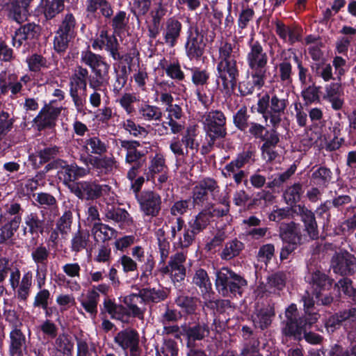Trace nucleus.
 I'll use <instances>...</instances> for the list:
<instances>
[{
	"instance_id": "09e8293b",
	"label": "nucleus",
	"mask_w": 356,
	"mask_h": 356,
	"mask_svg": "<svg viewBox=\"0 0 356 356\" xmlns=\"http://www.w3.org/2000/svg\"><path fill=\"white\" fill-rule=\"evenodd\" d=\"M286 280V277L284 273H276L268 277L266 287L270 293L280 291L285 286Z\"/></svg>"
},
{
	"instance_id": "13d9d810",
	"label": "nucleus",
	"mask_w": 356,
	"mask_h": 356,
	"mask_svg": "<svg viewBox=\"0 0 356 356\" xmlns=\"http://www.w3.org/2000/svg\"><path fill=\"white\" fill-rule=\"evenodd\" d=\"M55 343L58 351L67 355H72L74 343L68 335L65 334H60L56 339Z\"/></svg>"
},
{
	"instance_id": "2eb2a0df",
	"label": "nucleus",
	"mask_w": 356,
	"mask_h": 356,
	"mask_svg": "<svg viewBox=\"0 0 356 356\" xmlns=\"http://www.w3.org/2000/svg\"><path fill=\"white\" fill-rule=\"evenodd\" d=\"M192 284L199 288L200 294L204 300V305L209 306V303L212 302L213 292L207 271L202 268L195 270L193 275Z\"/></svg>"
},
{
	"instance_id": "f3484780",
	"label": "nucleus",
	"mask_w": 356,
	"mask_h": 356,
	"mask_svg": "<svg viewBox=\"0 0 356 356\" xmlns=\"http://www.w3.org/2000/svg\"><path fill=\"white\" fill-rule=\"evenodd\" d=\"M286 325L283 329V332L286 335L296 336L307 329V323H304L302 318H298L296 305L291 304L289 306L286 310Z\"/></svg>"
},
{
	"instance_id": "dca6fc26",
	"label": "nucleus",
	"mask_w": 356,
	"mask_h": 356,
	"mask_svg": "<svg viewBox=\"0 0 356 356\" xmlns=\"http://www.w3.org/2000/svg\"><path fill=\"white\" fill-rule=\"evenodd\" d=\"M332 267L335 273L342 275L352 273L356 269V259L347 252L337 253L332 257Z\"/></svg>"
},
{
	"instance_id": "5701e85b",
	"label": "nucleus",
	"mask_w": 356,
	"mask_h": 356,
	"mask_svg": "<svg viewBox=\"0 0 356 356\" xmlns=\"http://www.w3.org/2000/svg\"><path fill=\"white\" fill-rule=\"evenodd\" d=\"M280 237L284 243L300 244L302 240L300 225L293 222L282 224Z\"/></svg>"
},
{
	"instance_id": "423d86ee",
	"label": "nucleus",
	"mask_w": 356,
	"mask_h": 356,
	"mask_svg": "<svg viewBox=\"0 0 356 356\" xmlns=\"http://www.w3.org/2000/svg\"><path fill=\"white\" fill-rule=\"evenodd\" d=\"M81 62L88 66L96 76L95 81L89 83L91 88L96 90L108 81L110 65L103 56L86 49L81 52Z\"/></svg>"
},
{
	"instance_id": "4be33fe9",
	"label": "nucleus",
	"mask_w": 356,
	"mask_h": 356,
	"mask_svg": "<svg viewBox=\"0 0 356 356\" xmlns=\"http://www.w3.org/2000/svg\"><path fill=\"white\" fill-rule=\"evenodd\" d=\"M209 334V328L205 323L197 324L191 327H184L183 335L186 339V346H195V341H200Z\"/></svg>"
},
{
	"instance_id": "4468645a",
	"label": "nucleus",
	"mask_w": 356,
	"mask_h": 356,
	"mask_svg": "<svg viewBox=\"0 0 356 356\" xmlns=\"http://www.w3.org/2000/svg\"><path fill=\"white\" fill-rule=\"evenodd\" d=\"M204 36L197 28L189 31L185 44L186 53L190 60L198 59L204 52Z\"/></svg>"
},
{
	"instance_id": "4c0bfd02",
	"label": "nucleus",
	"mask_w": 356,
	"mask_h": 356,
	"mask_svg": "<svg viewBox=\"0 0 356 356\" xmlns=\"http://www.w3.org/2000/svg\"><path fill=\"white\" fill-rule=\"evenodd\" d=\"M254 154L252 151H246L240 153L236 158L232 160L225 166V169L229 172H234L236 170H241V169L246 164H249L254 161Z\"/></svg>"
},
{
	"instance_id": "8fccbe9b",
	"label": "nucleus",
	"mask_w": 356,
	"mask_h": 356,
	"mask_svg": "<svg viewBox=\"0 0 356 356\" xmlns=\"http://www.w3.org/2000/svg\"><path fill=\"white\" fill-rule=\"evenodd\" d=\"M140 295L143 297L145 304L149 302L157 303L167 297L163 290L153 289H143L140 290Z\"/></svg>"
},
{
	"instance_id": "9d476101",
	"label": "nucleus",
	"mask_w": 356,
	"mask_h": 356,
	"mask_svg": "<svg viewBox=\"0 0 356 356\" xmlns=\"http://www.w3.org/2000/svg\"><path fill=\"white\" fill-rule=\"evenodd\" d=\"M220 190L217 181L211 178H204L194 186L192 191L193 202L195 205L202 204L208 200L210 193L216 198Z\"/></svg>"
},
{
	"instance_id": "473e14b6",
	"label": "nucleus",
	"mask_w": 356,
	"mask_h": 356,
	"mask_svg": "<svg viewBox=\"0 0 356 356\" xmlns=\"http://www.w3.org/2000/svg\"><path fill=\"white\" fill-rule=\"evenodd\" d=\"M91 232L97 242L104 243L115 238L118 235L117 230L102 222H95Z\"/></svg>"
},
{
	"instance_id": "680f3d73",
	"label": "nucleus",
	"mask_w": 356,
	"mask_h": 356,
	"mask_svg": "<svg viewBox=\"0 0 356 356\" xmlns=\"http://www.w3.org/2000/svg\"><path fill=\"white\" fill-rule=\"evenodd\" d=\"M49 250L42 244L33 249L31 258L36 264H45L49 256Z\"/></svg>"
},
{
	"instance_id": "f03ea898",
	"label": "nucleus",
	"mask_w": 356,
	"mask_h": 356,
	"mask_svg": "<svg viewBox=\"0 0 356 356\" xmlns=\"http://www.w3.org/2000/svg\"><path fill=\"white\" fill-rule=\"evenodd\" d=\"M201 122L206 133L207 140L202 146L201 153L207 154L211 150L218 138L225 137L226 118L222 112L216 110L205 113L202 116Z\"/></svg>"
},
{
	"instance_id": "c756f323",
	"label": "nucleus",
	"mask_w": 356,
	"mask_h": 356,
	"mask_svg": "<svg viewBox=\"0 0 356 356\" xmlns=\"http://www.w3.org/2000/svg\"><path fill=\"white\" fill-rule=\"evenodd\" d=\"M185 261L186 256L183 253H176L170 257L169 261L170 275L174 280L180 282L184 279L186 276V268L184 265Z\"/></svg>"
},
{
	"instance_id": "aec40b11",
	"label": "nucleus",
	"mask_w": 356,
	"mask_h": 356,
	"mask_svg": "<svg viewBox=\"0 0 356 356\" xmlns=\"http://www.w3.org/2000/svg\"><path fill=\"white\" fill-rule=\"evenodd\" d=\"M181 29L182 24L179 21L174 18L168 19L163 32L164 43L170 47H175L180 37Z\"/></svg>"
},
{
	"instance_id": "b1692460",
	"label": "nucleus",
	"mask_w": 356,
	"mask_h": 356,
	"mask_svg": "<svg viewBox=\"0 0 356 356\" xmlns=\"http://www.w3.org/2000/svg\"><path fill=\"white\" fill-rule=\"evenodd\" d=\"M166 171H168V168L165 163V156L162 154L158 153L150 159L145 175L147 181L154 182V178H156L157 174Z\"/></svg>"
},
{
	"instance_id": "7c9ffc66",
	"label": "nucleus",
	"mask_w": 356,
	"mask_h": 356,
	"mask_svg": "<svg viewBox=\"0 0 356 356\" xmlns=\"http://www.w3.org/2000/svg\"><path fill=\"white\" fill-rule=\"evenodd\" d=\"M24 232H28L31 234H37L42 233L45 228V220L44 216L40 217L38 213L31 212L24 217Z\"/></svg>"
},
{
	"instance_id": "49530a36",
	"label": "nucleus",
	"mask_w": 356,
	"mask_h": 356,
	"mask_svg": "<svg viewBox=\"0 0 356 356\" xmlns=\"http://www.w3.org/2000/svg\"><path fill=\"white\" fill-rule=\"evenodd\" d=\"M198 298L186 296H179L175 299L177 305L187 314H193L197 308Z\"/></svg>"
},
{
	"instance_id": "69168bd1",
	"label": "nucleus",
	"mask_w": 356,
	"mask_h": 356,
	"mask_svg": "<svg viewBox=\"0 0 356 356\" xmlns=\"http://www.w3.org/2000/svg\"><path fill=\"white\" fill-rule=\"evenodd\" d=\"M123 127L134 137L145 138L148 134L145 128L136 124L133 120L129 119L123 122Z\"/></svg>"
},
{
	"instance_id": "7ed1b4c3",
	"label": "nucleus",
	"mask_w": 356,
	"mask_h": 356,
	"mask_svg": "<svg viewBox=\"0 0 356 356\" xmlns=\"http://www.w3.org/2000/svg\"><path fill=\"white\" fill-rule=\"evenodd\" d=\"M250 49L246 55V62L250 70V76L254 83L263 87L267 74L268 57L259 42L249 44Z\"/></svg>"
},
{
	"instance_id": "4d7b16f0",
	"label": "nucleus",
	"mask_w": 356,
	"mask_h": 356,
	"mask_svg": "<svg viewBox=\"0 0 356 356\" xmlns=\"http://www.w3.org/2000/svg\"><path fill=\"white\" fill-rule=\"evenodd\" d=\"M64 8L63 0H47L44 13L47 19H52Z\"/></svg>"
},
{
	"instance_id": "f704fd0d",
	"label": "nucleus",
	"mask_w": 356,
	"mask_h": 356,
	"mask_svg": "<svg viewBox=\"0 0 356 356\" xmlns=\"http://www.w3.org/2000/svg\"><path fill=\"white\" fill-rule=\"evenodd\" d=\"M99 300V294L95 290L89 291L84 298L79 299L81 306L91 318L97 316Z\"/></svg>"
},
{
	"instance_id": "e2e57ef3",
	"label": "nucleus",
	"mask_w": 356,
	"mask_h": 356,
	"mask_svg": "<svg viewBox=\"0 0 356 356\" xmlns=\"http://www.w3.org/2000/svg\"><path fill=\"white\" fill-rule=\"evenodd\" d=\"M27 6L24 4L22 6L13 5L9 13V17L19 24L24 22L27 19Z\"/></svg>"
},
{
	"instance_id": "5fc2aeb1",
	"label": "nucleus",
	"mask_w": 356,
	"mask_h": 356,
	"mask_svg": "<svg viewBox=\"0 0 356 356\" xmlns=\"http://www.w3.org/2000/svg\"><path fill=\"white\" fill-rule=\"evenodd\" d=\"M33 282V274L31 271H28L23 275L22 280L17 289V296L22 300H26L29 296L30 289Z\"/></svg>"
},
{
	"instance_id": "58836bf2",
	"label": "nucleus",
	"mask_w": 356,
	"mask_h": 356,
	"mask_svg": "<svg viewBox=\"0 0 356 356\" xmlns=\"http://www.w3.org/2000/svg\"><path fill=\"white\" fill-rule=\"evenodd\" d=\"M90 234L87 230H78L71 239V250L79 252L90 244Z\"/></svg>"
},
{
	"instance_id": "6e6d98bb",
	"label": "nucleus",
	"mask_w": 356,
	"mask_h": 356,
	"mask_svg": "<svg viewBox=\"0 0 356 356\" xmlns=\"http://www.w3.org/2000/svg\"><path fill=\"white\" fill-rule=\"evenodd\" d=\"M74 37L57 30L54 39V48L58 53H63L67 49L69 42Z\"/></svg>"
},
{
	"instance_id": "72a5a7b5",
	"label": "nucleus",
	"mask_w": 356,
	"mask_h": 356,
	"mask_svg": "<svg viewBox=\"0 0 356 356\" xmlns=\"http://www.w3.org/2000/svg\"><path fill=\"white\" fill-rule=\"evenodd\" d=\"M310 283L314 288V293L316 298L321 297V291L328 290L332 284V280L323 273L316 270L312 274Z\"/></svg>"
},
{
	"instance_id": "20e7f679",
	"label": "nucleus",
	"mask_w": 356,
	"mask_h": 356,
	"mask_svg": "<svg viewBox=\"0 0 356 356\" xmlns=\"http://www.w3.org/2000/svg\"><path fill=\"white\" fill-rule=\"evenodd\" d=\"M70 191L82 200H95L101 197L106 202L115 200V195L107 184H99L96 181H78L70 184Z\"/></svg>"
},
{
	"instance_id": "393cba45",
	"label": "nucleus",
	"mask_w": 356,
	"mask_h": 356,
	"mask_svg": "<svg viewBox=\"0 0 356 356\" xmlns=\"http://www.w3.org/2000/svg\"><path fill=\"white\" fill-rule=\"evenodd\" d=\"M39 26L34 23H29L18 29L13 36V44L19 47L24 41L35 38L39 33Z\"/></svg>"
},
{
	"instance_id": "79ce46f5",
	"label": "nucleus",
	"mask_w": 356,
	"mask_h": 356,
	"mask_svg": "<svg viewBox=\"0 0 356 356\" xmlns=\"http://www.w3.org/2000/svg\"><path fill=\"white\" fill-rule=\"evenodd\" d=\"M210 218L209 212L202 211L188 222V227L198 234L209 225Z\"/></svg>"
},
{
	"instance_id": "774afa93",
	"label": "nucleus",
	"mask_w": 356,
	"mask_h": 356,
	"mask_svg": "<svg viewBox=\"0 0 356 356\" xmlns=\"http://www.w3.org/2000/svg\"><path fill=\"white\" fill-rule=\"evenodd\" d=\"M197 234L189 227L184 228L183 233L180 234L175 244L180 248H188L194 241Z\"/></svg>"
},
{
	"instance_id": "ea45409f",
	"label": "nucleus",
	"mask_w": 356,
	"mask_h": 356,
	"mask_svg": "<svg viewBox=\"0 0 356 356\" xmlns=\"http://www.w3.org/2000/svg\"><path fill=\"white\" fill-rule=\"evenodd\" d=\"M22 221L20 216H14L0 229V243L10 239L17 230Z\"/></svg>"
},
{
	"instance_id": "0e129e2a",
	"label": "nucleus",
	"mask_w": 356,
	"mask_h": 356,
	"mask_svg": "<svg viewBox=\"0 0 356 356\" xmlns=\"http://www.w3.org/2000/svg\"><path fill=\"white\" fill-rule=\"evenodd\" d=\"M192 72L191 81L196 86H204L209 79V73L205 70L198 67L191 68Z\"/></svg>"
},
{
	"instance_id": "052dcab7",
	"label": "nucleus",
	"mask_w": 356,
	"mask_h": 356,
	"mask_svg": "<svg viewBox=\"0 0 356 356\" xmlns=\"http://www.w3.org/2000/svg\"><path fill=\"white\" fill-rule=\"evenodd\" d=\"M161 67L165 70L166 74L170 78L177 80L183 81L185 78L184 73L181 70V66L179 63H172L166 66H163L162 63L160 64Z\"/></svg>"
},
{
	"instance_id": "9b49d317",
	"label": "nucleus",
	"mask_w": 356,
	"mask_h": 356,
	"mask_svg": "<svg viewBox=\"0 0 356 356\" xmlns=\"http://www.w3.org/2000/svg\"><path fill=\"white\" fill-rule=\"evenodd\" d=\"M92 47L94 49L99 50H102L104 47L115 60L122 59V56L119 52L120 44L118 39L115 35H108V31L105 29H102L99 32L97 38L92 42Z\"/></svg>"
},
{
	"instance_id": "e433bc0d",
	"label": "nucleus",
	"mask_w": 356,
	"mask_h": 356,
	"mask_svg": "<svg viewBox=\"0 0 356 356\" xmlns=\"http://www.w3.org/2000/svg\"><path fill=\"white\" fill-rule=\"evenodd\" d=\"M300 216L309 236L312 239L317 238L318 231L314 213L307 208H302Z\"/></svg>"
},
{
	"instance_id": "603ef678",
	"label": "nucleus",
	"mask_w": 356,
	"mask_h": 356,
	"mask_svg": "<svg viewBox=\"0 0 356 356\" xmlns=\"http://www.w3.org/2000/svg\"><path fill=\"white\" fill-rule=\"evenodd\" d=\"M302 193V184L296 183L286 189L284 197L288 204L293 205L300 200Z\"/></svg>"
},
{
	"instance_id": "c85d7f7f",
	"label": "nucleus",
	"mask_w": 356,
	"mask_h": 356,
	"mask_svg": "<svg viewBox=\"0 0 356 356\" xmlns=\"http://www.w3.org/2000/svg\"><path fill=\"white\" fill-rule=\"evenodd\" d=\"M59 113V111L56 108L44 107L34 118V122L39 129L51 127L54 124Z\"/></svg>"
},
{
	"instance_id": "ddd939ff",
	"label": "nucleus",
	"mask_w": 356,
	"mask_h": 356,
	"mask_svg": "<svg viewBox=\"0 0 356 356\" xmlns=\"http://www.w3.org/2000/svg\"><path fill=\"white\" fill-rule=\"evenodd\" d=\"M56 168L58 169V176L67 184L88 174L89 171L75 163L67 164L65 161L58 160L55 163Z\"/></svg>"
},
{
	"instance_id": "a19ab883",
	"label": "nucleus",
	"mask_w": 356,
	"mask_h": 356,
	"mask_svg": "<svg viewBox=\"0 0 356 356\" xmlns=\"http://www.w3.org/2000/svg\"><path fill=\"white\" fill-rule=\"evenodd\" d=\"M100 9L101 13L106 17L113 15V10L107 0H86V10L95 13Z\"/></svg>"
},
{
	"instance_id": "f8f14e48",
	"label": "nucleus",
	"mask_w": 356,
	"mask_h": 356,
	"mask_svg": "<svg viewBox=\"0 0 356 356\" xmlns=\"http://www.w3.org/2000/svg\"><path fill=\"white\" fill-rule=\"evenodd\" d=\"M114 341L123 350H129L130 356H139V334L135 330L127 328L120 331Z\"/></svg>"
},
{
	"instance_id": "2f4dec72",
	"label": "nucleus",
	"mask_w": 356,
	"mask_h": 356,
	"mask_svg": "<svg viewBox=\"0 0 356 356\" xmlns=\"http://www.w3.org/2000/svg\"><path fill=\"white\" fill-rule=\"evenodd\" d=\"M108 204L113 203L111 201L106 202ZM104 214L107 220H113L115 223L122 226L131 222L129 213L124 209L108 205L104 210Z\"/></svg>"
},
{
	"instance_id": "6e6552de",
	"label": "nucleus",
	"mask_w": 356,
	"mask_h": 356,
	"mask_svg": "<svg viewBox=\"0 0 356 356\" xmlns=\"http://www.w3.org/2000/svg\"><path fill=\"white\" fill-rule=\"evenodd\" d=\"M139 209L143 218L149 220L159 216L161 211L162 198L152 190H145L137 196Z\"/></svg>"
},
{
	"instance_id": "c03bdc74",
	"label": "nucleus",
	"mask_w": 356,
	"mask_h": 356,
	"mask_svg": "<svg viewBox=\"0 0 356 356\" xmlns=\"http://www.w3.org/2000/svg\"><path fill=\"white\" fill-rule=\"evenodd\" d=\"M141 119L146 121L161 120L163 113L160 108L149 104H143L138 109Z\"/></svg>"
},
{
	"instance_id": "338daca9",
	"label": "nucleus",
	"mask_w": 356,
	"mask_h": 356,
	"mask_svg": "<svg viewBox=\"0 0 356 356\" xmlns=\"http://www.w3.org/2000/svg\"><path fill=\"white\" fill-rule=\"evenodd\" d=\"M236 51L234 50L233 45L229 42L222 43L219 48V61L236 60Z\"/></svg>"
},
{
	"instance_id": "bf43d9fd",
	"label": "nucleus",
	"mask_w": 356,
	"mask_h": 356,
	"mask_svg": "<svg viewBox=\"0 0 356 356\" xmlns=\"http://www.w3.org/2000/svg\"><path fill=\"white\" fill-rule=\"evenodd\" d=\"M196 131L193 127L188 128L182 136L181 138L185 147L186 154H188V149L197 150L199 143L196 141Z\"/></svg>"
},
{
	"instance_id": "412c9836",
	"label": "nucleus",
	"mask_w": 356,
	"mask_h": 356,
	"mask_svg": "<svg viewBox=\"0 0 356 356\" xmlns=\"http://www.w3.org/2000/svg\"><path fill=\"white\" fill-rule=\"evenodd\" d=\"M83 150L88 154L102 156L107 152L108 142L97 136H91L83 140Z\"/></svg>"
},
{
	"instance_id": "37998d69",
	"label": "nucleus",
	"mask_w": 356,
	"mask_h": 356,
	"mask_svg": "<svg viewBox=\"0 0 356 356\" xmlns=\"http://www.w3.org/2000/svg\"><path fill=\"white\" fill-rule=\"evenodd\" d=\"M278 77L285 86L292 83L293 72L291 63L285 58L277 65Z\"/></svg>"
},
{
	"instance_id": "a878e982",
	"label": "nucleus",
	"mask_w": 356,
	"mask_h": 356,
	"mask_svg": "<svg viewBox=\"0 0 356 356\" xmlns=\"http://www.w3.org/2000/svg\"><path fill=\"white\" fill-rule=\"evenodd\" d=\"M274 316V307L268 305L255 312L252 315V321L256 327L264 330L271 324Z\"/></svg>"
},
{
	"instance_id": "1a4fd4ad",
	"label": "nucleus",
	"mask_w": 356,
	"mask_h": 356,
	"mask_svg": "<svg viewBox=\"0 0 356 356\" xmlns=\"http://www.w3.org/2000/svg\"><path fill=\"white\" fill-rule=\"evenodd\" d=\"M63 274L58 275L57 284L72 292H78L81 286L79 282L81 266L79 263H67L62 266Z\"/></svg>"
},
{
	"instance_id": "864d4df0",
	"label": "nucleus",
	"mask_w": 356,
	"mask_h": 356,
	"mask_svg": "<svg viewBox=\"0 0 356 356\" xmlns=\"http://www.w3.org/2000/svg\"><path fill=\"white\" fill-rule=\"evenodd\" d=\"M170 85H173V83H169L168 81H161L157 83L156 94L160 96V102L166 105V107L173 105L172 102L174 100L172 95L167 91V88H169Z\"/></svg>"
},
{
	"instance_id": "a211bd4d",
	"label": "nucleus",
	"mask_w": 356,
	"mask_h": 356,
	"mask_svg": "<svg viewBox=\"0 0 356 356\" xmlns=\"http://www.w3.org/2000/svg\"><path fill=\"white\" fill-rule=\"evenodd\" d=\"M131 255L136 259L135 261L143 263L140 266L142 271L140 280L147 282L148 277L152 275L154 268V261L152 254H146L144 249L141 246H134L131 249Z\"/></svg>"
},
{
	"instance_id": "39448f33",
	"label": "nucleus",
	"mask_w": 356,
	"mask_h": 356,
	"mask_svg": "<svg viewBox=\"0 0 356 356\" xmlns=\"http://www.w3.org/2000/svg\"><path fill=\"white\" fill-rule=\"evenodd\" d=\"M215 284L218 293L224 297L241 295L247 281L228 268H221L216 273Z\"/></svg>"
},
{
	"instance_id": "6ab92c4d",
	"label": "nucleus",
	"mask_w": 356,
	"mask_h": 356,
	"mask_svg": "<svg viewBox=\"0 0 356 356\" xmlns=\"http://www.w3.org/2000/svg\"><path fill=\"white\" fill-rule=\"evenodd\" d=\"M122 302L127 307L129 314L140 320L144 319L146 311L145 302L143 297L140 295V290L138 293H131L124 297Z\"/></svg>"
},
{
	"instance_id": "cd10ccee",
	"label": "nucleus",
	"mask_w": 356,
	"mask_h": 356,
	"mask_svg": "<svg viewBox=\"0 0 356 356\" xmlns=\"http://www.w3.org/2000/svg\"><path fill=\"white\" fill-rule=\"evenodd\" d=\"M9 353L10 356H23L26 349V338L22 331L14 329L10 333Z\"/></svg>"
},
{
	"instance_id": "de8ad7c7",
	"label": "nucleus",
	"mask_w": 356,
	"mask_h": 356,
	"mask_svg": "<svg viewBox=\"0 0 356 356\" xmlns=\"http://www.w3.org/2000/svg\"><path fill=\"white\" fill-rule=\"evenodd\" d=\"M243 248V243L237 239L227 242L221 252V258L222 259L229 260L238 255Z\"/></svg>"
},
{
	"instance_id": "c9c22d12",
	"label": "nucleus",
	"mask_w": 356,
	"mask_h": 356,
	"mask_svg": "<svg viewBox=\"0 0 356 356\" xmlns=\"http://www.w3.org/2000/svg\"><path fill=\"white\" fill-rule=\"evenodd\" d=\"M89 76L88 70L81 66H77L74 70V73L70 78V89L78 90L79 88L82 89L83 92L86 91L87 87V79Z\"/></svg>"
},
{
	"instance_id": "3c124183",
	"label": "nucleus",
	"mask_w": 356,
	"mask_h": 356,
	"mask_svg": "<svg viewBox=\"0 0 356 356\" xmlns=\"http://www.w3.org/2000/svg\"><path fill=\"white\" fill-rule=\"evenodd\" d=\"M331 178V171L327 168L321 167L312 173L311 179L316 185L326 186Z\"/></svg>"
},
{
	"instance_id": "bb28decb",
	"label": "nucleus",
	"mask_w": 356,
	"mask_h": 356,
	"mask_svg": "<svg viewBox=\"0 0 356 356\" xmlns=\"http://www.w3.org/2000/svg\"><path fill=\"white\" fill-rule=\"evenodd\" d=\"M140 146L136 140H120V147L126 151L125 161L129 164L140 163V160L144 156V154L138 149Z\"/></svg>"
},
{
	"instance_id": "f257e3e1",
	"label": "nucleus",
	"mask_w": 356,
	"mask_h": 356,
	"mask_svg": "<svg viewBox=\"0 0 356 356\" xmlns=\"http://www.w3.org/2000/svg\"><path fill=\"white\" fill-rule=\"evenodd\" d=\"M288 104L287 95H280L276 88H273L270 95L266 94L258 100L257 109L259 113L262 114L266 122L269 120L272 127L277 128Z\"/></svg>"
},
{
	"instance_id": "a18cd8bd",
	"label": "nucleus",
	"mask_w": 356,
	"mask_h": 356,
	"mask_svg": "<svg viewBox=\"0 0 356 356\" xmlns=\"http://www.w3.org/2000/svg\"><path fill=\"white\" fill-rule=\"evenodd\" d=\"M138 101L139 99L136 94L124 92L121 95L115 102L120 104L127 114L131 115L135 112L134 104Z\"/></svg>"
},
{
	"instance_id": "0eeeda50",
	"label": "nucleus",
	"mask_w": 356,
	"mask_h": 356,
	"mask_svg": "<svg viewBox=\"0 0 356 356\" xmlns=\"http://www.w3.org/2000/svg\"><path fill=\"white\" fill-rule=\"evenodd\" d=\"M217 71V83L220 89L226 94H229L234 90L238 76L236 60L219 61Z\"/></svg>"
}]
</instances>
